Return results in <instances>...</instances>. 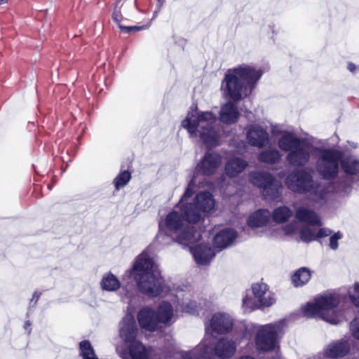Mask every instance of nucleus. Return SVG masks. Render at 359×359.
Wrapping results in <instances>:
<instances>
[{
	"instance_id": "obj_1",
	"label": "nucleus",
	"mask_w": 359,
	"mask_h": 359,
	"mask_svg": "<svg viewBox=\"0 0 359 359\" xmlns=\"http://www.w3.org/2000/svg\"><path fill=\"white\" fill-rule=\"evenodd\" d=\"M126 277H132L138 290L148 297H163L171 292L175 297V310L168 302H161L155 312L159 323L166 325L172 324L177 320L178 309L189 313H195L198 311L199 306L193 299V294L188 287L170 289L151 255L150 248L145 249L135 259L132 267L126 271L123 275V278Z\"/></svg>"
},
{
	"instance_id": "obj_2",
	"label": "nucleus",
	"mask_w": 359,
	"mask_h": 359,
	"mask_svg": "<svg viewBox=\"0 0 359 359\" xmlns=\"http://www.w3.org/2000/svg\"><path fill=\"white\" fill-rule=\"evenodd\" d=\"M189 191L184 193L178 203L158 223V231L155 243L162 247L174 242L181 245L194 243L201 238V231L196 227L200 222V215L190 205H184Z\"/></svg>"
},
{
	"instance_id": "obj_3",
	"label": "nucleus",
	"mask_w": 359,
	"mask_h": 359,
	"mask_svg": "<svg viewBox=\"0 0 359 359\" xmlns=\"http://www.w3.org/2000/svg\"><path fill=\"white\" fill-rule=\"evenodd\" d=\"M181 126L187 130L190 137H198L208 148L217 147L220 143L222 130L217 116L210 111H201L196 106H192Z\"/></svg>"
},
{
	"instance_id": "obj_4",
	"label": "nucleus",
	"mask_w": 359,
	"mask_h": 359,
	"mask_svg": "<svg viewBox=\"0 0 359 359\" xmlns=\"http://www.w3.org/2000/svg\"><path fill=\"white\" fill-rule=\"evenodd\" d=\"M263 75V71L255 65L243 63L229 69L222 81L223 95L233 101L247 97Z\"/></svg>"
},
{
	"instance_id": "obj_5",
	"label": "nucleus",
	"mask_w": 359,
	"mask_h": 359,
	"mask_svg": "<svg viewBox=\"0 0 359 359\" xmlns=\"http://www.w3.org/2000/svg\"><path fill=\"white\" fill-rule=\"evenodd\" d=\"M339 163L347 175L359 174V161L355 156L343 158L342 153L334 148L318 150L316 169L324 179L330 180L335 177L339 172Z\"/></svg>"
},
{
	"instance_id": "obj_6",
	"label": "nucleus",
	"mask_w": 359,
	"mask_h": 359,
	"mask_svg": "<svg viewBox=\"0 0 359 359\" xmlns=\"http://www.w3.org/2000/svg\"><path fill=\"white\" fill-rule=\"evenodd\" d=\"M287 327V320L280 319L266 325L243 322L241 330L243 337L248 339H250L252 332H255V342L258 350L271 351L278 346L280 339L285 334Z\"/></svg>"
},
{
	"instance_id": "obj_7",
	"label": "nucleus",
	"mask_w": 359,
	"mask_h": 359,
	"mask_svg": "<svg viewBox=\"0 0 359 359\" xmlns=\"http://www.w3.org/2000/svg\"><path fill=\"white\" fill-rule=\"evenodd\" d=\"M236 351V343L229 337H222L215 343L212 336L207 334L203 340L191 351H176L174 359H212L214 356L219 358H229Z\"/></svg>"
},
{
	"instance_id": "obj_8",
	"label": "nucleus",
	"mask_w": 359,
	"mask_h": 359,
	"mask_svg": "<svg viewBox=\"0 0 359 359\" xmlns=\"http://www.w3.org/2000/svg\"><path fill=\"white\" fill-rule=\"evenodd\" d=\"M339 302L337 294L326 292L316 296L313 301L302 306V311L307 318H319L330 324L337 325L345 320L344 312L337 309Z\"/></svg>"
},
{
	"instance_id": "obj_9",
	"label": "nucleus",
	"mask_w": 359,
	"mask_h": 359,
	"mask_svg": "<svg viewBox=\"0 0 359 359\" xmlns=\"http://www.w3.org/2000/svg\"><path fill=\"white\" fill-rule=\"evenodd\" d=\"M137 327L133 316L127 313L123 318L120 327V337L128 344V349L118 346L116 351L122 359H148L151 349L147 348L142 342L136 340Z\"/></svg>"
},
{
	"instance_id": "obj_10",
	"label": "nucleus",
	"mask_w": 359,
	"mask_h": 359,
	"mask_svg": "<svg viewBox=\"0 0 359 359\" xmlns=\"http://www.w3.org/2000/svg\"><path fill=\"white\" fill-rule=\"evenodd\" d=\"M285 184L294 192L308 193L313 201L322 205L325 203L327 191L321 185L316 184L312 176L304 171L297 170L290 173L285 180Z\"/></svg>"
},
{
	"instance_id": "obj_11",
	"label": "nucleus",
	"mask_w": 359,
	"mask_h": 359,
	"mask_svg": "<svg viewBox=\"0 0 359 359\" xmlns=\"http://www.w3.org/2000/svg\"><path fill=\"white\" fill-rule=\"evenodd\" d=\"M198 184H199L200 183L199 181L197 180V177L193 176L184 192L187 193L189 191V196L184 200V204L190 205L193 210L198 212L201 222L203 217L204 213L210 212L214 209L215 203L212 195L208 191H201L192 198V196L194 193V187Z\"/></svg>"
},
{
	"instance_id": "obj_12",
	"label": "nucleus",
	"mask_w": 359,
	"mask_h": 359,
	"mask_svg": "<svg viewBox=\"0 0 359 359\" xmlns=\"http://www.w3.org/2000/svg\"><path fill=\"white\" fill-rule=\"evenodd\" d=\"M248 179L253 185L262 190L265 197L271 200H276L280 197L283 187L269 172L253 171L249 173Z\"/></svg>"
},
{
	"instance_id": "obj_13",
	"label": "nucleus",
	"mask_w": 359,
	"mask_h": 359,
	"mask_svg": "<svg viewBox=\"0 0 359 359\" xmlns=\"http://www.w3.org/2000/svg\"><path fill=\"white\" fill-rule=\"evenodd\" d=\"M203 234L204 233L201 232V238L194 243L184 245L189 247L196 262L199 265L209 264L217 251L215 247L211 248L209 243L205 241Z\"/></svg>"
},
{
	"instance_id": "obj_14",
	"label": "nucleus",
	"mask_w": 359,
	"mask_h": 359,
	"mask_svg": "<svg viewBox=\"0 0 359 359\" xmlns=\"http://www.w3.org/2000/svg\"><path fill=\"white\" fill-rule=\"evenodd\" d=\"M233 326V319L227 313L217 312L214 313L208 325L205 327V335L212 336V332L225 334L231 331Z\"/></svg>"
},
{
	"instance_id": "obj_15",
	"label": "nucleus",
	"mask_w": 359,
	"mask_h": 359,
	"mask_svg": "<svg viewBox=\"0 0 359 359\" xmlns=\"http://www.w3.org/2000/svg\"><path fill=\"white\" fill-rule=\"evenodd\" d=\"M320 149L315 148L311 144L304 140L293 151L287 153L286 160L292 166L302 167L309 161L312 152L316 151L318 156V150Z\"/></svg>"
},
{
	"instance_id": "obj_16",
	"label": "nucleus",
	"mask_w": 359,
	"mask_h": 359,
	"mask_svg": "<svg viewBox=\"0 0 359 359\" xmlns=\"http://www.w3.org/2000/svg\"><path fill=\"white\" fill-rule=\"evenodd\" d=\"M221 164L222 156L219 154L215 152L208 151L198 163L194 176H196L197 180L201 183L200 175L210 176L215 173Z\"/></svg>"
},
{
	"instance_id": "obj_17",
	"label": "nucleus",
	"mask_w": 359,
	"mask_h": 359,
	"mask_svg": "<svg viewBox=\"0 0 359 359\" xmlns=\"http://www.w3.org/2000/svg\"><path fill=\"white\" fill-rule=\"evenodd\" d=\"M350 350L349 340L344 337L332 341L325 345L323 351L318 353V358L338 359L348 355Z\"/></svg>"
},
{
	"instance_id": "obj_18",
	"label": "nucleus",
	"mask_w": 359,
	"mask_h": 359,
	"mask_svg": "<svg viewBox=\"0 0 359 359\" xmlns=\"http://www.w3.org/2000/svg\"><path fill=\"white\" fill-rule=\"evenodd\" d=\"M246 138L251 146L262 148L269 142V134L267 126L261 124H252L248 127Z\"/></svg>"
},
{
	"instance_id": "obj_19",
	"label": "nucleus",
	"mask_w": 359,
	"mask_h": 359,
	"mask_svg": "<svg viewBox=\"0 0 359 359\" xmlns=\"http://www.w3.org/2000/svg\"><path fill=\"white\" fill-rule=\"evenodd\" d=\"M252 294L263 307H269L276 302L274 294L269 291V287L264 283H256L251 287Z\"/></svg>"
},
{
	"instance_id": "obj_20",
	"label": "nucleus",
	"mask_w": 359,
	"mask_h": 359,
	"mask_svg": "<svg viewBox=\"0 0 359 359\" xmlns=\"http://www.w3.org/2000/svg\"><path fill=\"white\" fill-rule=\"evenodd\" d=\"M140 326L148 331H154L159 327L155 311L149 307L141 309L137 313Z\"/></svg>"
},
{
	"instance_id": "obj_21",
	"label": "nucleus",
	"mask_w": 359,
	"mask_h": 359,
	"mask_svg": "<svg viewBox=\"0 0 359 359\" xmlns=\"http://www.w3.org/2000/svg\"><path fill=\"white\" fill-rule=\"evenodd\" d=\"M271 213L266 209H259L252 213L248 218V225L252 230L266 229L270 223Z\"/></svg>"
},
{
	"instance_id": "obj_22",
	"label": "nucleus",
	"mask_w": 359,
	"mask_h": 359,
	"mask_svg": "<svg viewBox=\"0 0 359 359\" xmlns=\"http://www.w3.org/2000/svg\"><path fill=\"white\" fill-rule=\"evenodd\" d=\"M237 238V233L232 229H224L219 231L213 238L215 248L220 251L231 245Z\"/></svg>"
},
{
	"instance_id": "obj_23",
	"label": "nucleus",
	"mask_w": 359,
	"mask_h": 359,
	"mask_svg": "<svg viewBox=\"0 0 359 359\" xmlns=\"http://www.w3.org/2000/svg\"><path fill=\"white\" fill-rule=\"evenodd\" d=\"M296 218L310 226H322V220L320 216L313 210L306 207H299L295 211Z\"/></svg>"
},
{
	"instance_id": "obj_24",
	"label": "nucleus",
	"mask_w": 359,
	"mask_h": 359,
	"mask_svg": "<svg viewBox=\"0 0 359 359\" xmlns=\"http://www.w3.org/2000/svg\"><path fill=\"white\" fill-rule=\"evenodd\" d=\"M304 141V140L298 137L294 133L286 132L282 134L279 138L278 146L280 150L289 153L290 151H293L297 148Z\"/></svg>"
},
{
	"instance_id": "obj_25",
	"label": "nucleus",
	"mask_w": 359,
	"mask_h": 359,
	"mask_svg": "<svg viewBox=\"0 0 359 359\" xmlns=\"http://www.w3.org/2000/svg\"><path fill=\"white\" fill-rule=\"evenodd\" d=\"M239 112L237 107L231 102H228L221 107L219 119L224 123L232 124L237 121Z\"/></svg>"
},
{
	"instance_id": "obj_26",
	"label": "nucleus",
	"mask_w": 359,
	"mask_h": 359,
	"mask_svg": "<svg viewBox=\"0 0 359 359\" xmlns=\"http://www.w3.org/2000/svg\"><path fill=\"white\" fill-rule=\"evenodd\" d=\"M248 165V162L241 158H231L225 165V173L230 177H235L243 172Z\"/></svg>"
},
{
	"instance_id": "obj_27",
	"label": "nucleus",
	"mask_w": 359,
	"mask_h": 359,
	"mask_svg": "<svg viewBox=\"0 0 359 359\" xmlns=\"http://www.w3.org/2000/svg\"><path fill=\"white\" fill-rule=\"evenodd\" d=\"M100 285L104 291L115 292L121 287V283L116 276L108 272L102 276Z\"/></svg>"
},
{
	"instance_id": "obj_28",
	"label": "nucleus",
	"mask_w": 359,
	"mask_h": 359,
	"mask_svg": "<svg viewBox=\"0 0 359 359\" xmlns=\"http://www.w3.org/2000/svg\"><path fill=\"white\" fill-rule=\"evenodd\" d=\"M282 158L280 152L275 148H269L260 152L257 156L259 161L268 163L275 164L278 163Z\"/></svg>"
},
{
	"instance_id": "obj_29",
	"label": "nucleus",
	"mask_w": 359,
	"mask_h": 359,
	"mask_svg": "<svg viewBox=\"0 0 359 359\" xmlns=\"http://www.w3.org/2000/svg\"><path fill=\"white\" fill-rule=\"evenodd\" d=\"M242 307L245 312H251L254 310L262 308V305L255 299L251 290L247 291L242 299Z\"/></svg>"
},
{
	"instance_id": "obj_30",
	"label": "nucleus",
	"mask_w": 359,
	"mask_h": 359,
	"mask_svg": "<svg viewBox=\"0 0 359 359\" xmlns=\"http://www.w3.org/2000/svg\"><path fill=\"white\" fill-rule=\"evenodd\" d=\"M311 271L306 267L298 269L292 276V282L295 287H301L309 282Z\"/></svg>"
},
{
	"instance_id": "obj_31",
	"label": "nucleus",
	"mask_w": 359,
	"mask_h": 359,
	"mask_svg": "<svg viewBox=\"0 0 359 359\" xmlns=\"http://www.w3.org/2000/svg\"><path fill=\"white\" fill-rule=\"evenodd\" d=\"M292 215V211L287 206H280L274 209L271 218L276 223H284Z\"/></svg>"
},
{
	"instance_id": "obj_32",
	"label": "nucleus",
	"mask_w": 359,
	"mask_h": 359,
	"mask_svg": "<svg viewBox=\"0 0 359 359\" xmlns=\"http://www.w3.org/2000/svg\"><path fill=\"white\" fill-rule=\"evenodd\" d=\"M318 226H305L299 231L300 238L302 241L309 243L316 239Z\"/></svg>"
},
{
	"instance_id": "obj_33",
	"label": "nucleus",
	"mask_w": 359,
	"mask_h": 359,
	"mask_svg": "<svg viewBox=\"0 0 359 359\" xmlns=\"http://www.w3.org/2000/svg\"><path fill=\"white\" fill-rule=\"evenodd\" d=\"M80 355L83 359H99L89 341H82L79 344Z\"/></svg>"
},
{
	"instance_id": "obj_34",
	"label": "nucleus",
	"mask_w": 359,
	"mask_h": 359,
	"mask_svg": "<svg viewBox=\"0 0 359 359\" xmlns=\"http://www.w3.org/2000/svg\"><path fill=\"white\" fill-rule=\"evenodd\" d=\"M131 178L130 173L124 170L121 172L114 180V184L116 190L126 186Z\"/></svg>"
},
{
	"instance_id": "obj_35",
	"label": "nucleus",
	"mask_w": 359,
	"mask_h": 359,
	"mask_svg": "<svg viewBox=\"0 0 359 359\" xmlns=\"http://www.w3.org/2000/svg\"><path fill=\"white\" fill-rule=\"evenodd\" d=\"M348 294L351 302L359 307V283H355L348 288Z\"/></svg>"
},
{
	"instance_id": "obj_36",
	"label": "nucleus",
	"mask_w": 359,
	"mask_h": 359,
	"mask_svg": "<svg viewBox=\"0 0 359 359\" xmlns=\"http://www.w3.org/2000/svg\"><path fill=\"white\" fill-rule=\"evenodd\" d=\"M135 290L134 288H129L128 286H124L121 292V298L123 302L130 303L135 297Z\"/></svg>"
},
{
	"instance_id": "obj_37",
	"label": "nucleus",
	"mask_w": 359,
	"mask_h": 359,
	"mask_svg": "<svg viewBox=\"0 0 359 359\" xmlns=\"http://www.w3.org/2000/svg\"><path fill=\"white\" fill-rule=\"evenodd\" d=\"M349 330L351 336L359 341V318H355L350 323Z\"/></svg>"
},
{
	"instance_id": "obj_38",
	"label": "nucleus",
	"mask_w": 359,
	"mask_h": 359,
	"mask_svg": "<svg viewBox=\"0 0 359 359\" xmlns=\"http://www.w3.org/2000/svg\"><path fill=\"white\" fill-rule=\"evenodd\" d=\"M343 233L340 231H337L332 235L330 238V247L332 250H336L338 248V241L342 238Z\"/></svg>"
},
{
	"instance_id": "obj_39",
	"label": "nucleus",
	"mask_w": 359,
	"mask_h": 359,
	"mask_svg": "<svg viewBox=\"0 0 359 359\" xmlns=\"http://www.w3.org/2000/svg\"><path fill=\"white\" fill-rule=\"evenodd\" d=\"M298 228V223L297 222H293L287 224L284 226L283 230L287 235H290L294 233Z\"/></svg>"
},
{
	"instance_id": "obj_40",
	"label": "nucleus",
	"mask_w": 359,
	"mask_h": 359,
	"mask_svg": "<svg viewBox=\"0 0 359 359\" xmlns=\"http://www.w3.org/2000/svg\"><path fill=\"white\" fill-rule=\"evenodd\" d=\"M119 28L124 33H130V32L141 30L144 28V27H138V26L130 27V26H123V25H119Z\"/></svg>"
},
{
	"instance_id": "obj_41",
	"label": "nucleus",
	"mask_w": 359,
	"mask_h": 359,
	"mask_svg": "<svg viewBox=\"0 0 359 359\" xmlns=\"http://www.w3.org/2000/svg\"><path fill=\"white\" fill-rule=\"evenodd\" d=\"M332 233V230L328 228H320L319 229H317V238H322L327 237Z\"/></svg>"
},
{
	"instance_id": "obj_42",
	"label": "nucleus",
	"mask_w": 359,
	"mask_h": 359,
	"mask_svg": "<svg viewBox=\"0 0 359 359\" xmlns=\"http://www.w3.org/2000/svg\"><path fill=\"white\" fill-rule=\"evenodd\" d=\"M113 20L117 22L120 23L122 20V15L118 11H114L112 15Z\"/></svg>"
},
{
	"instance_id": "obj_43",
	"label": "nucleus",
	"mask_w": 359,
	"mask_h": 359,
	"mask_svg": "<svg viewBox=\"0 0 359 359\" xmlns=\"http://www.w3.org/2000/svg\"><path fill=\"white\" fill-rule=\"evenodd\" d=\"M30 326H31V323L29 320L26 321L24 324V328L25 330L28 331V333L30 332Z\"/></svg>"
},
{
	"instance_id": "obj_44",
	"label": "nucleus",
	"mask_w": 359,
	"mask_h": 359,
	"mask_svg": "<svg viewBox=\"0 0 359 359\" xmlns=\"http://www.w3.org/2000/svg\"><path fill=\"white\" fill-rule=\"evenodd\" d=\"M351 188H350V184H345V185H341V190L346 193H348L349 191H350Z\"/></svg>"
},
{
	"instance_id": "obj_45",
	"label": "nucleus",
	"mask_w": 359,
	"mask_h": 359,
	"mask_svg": "<svg viewBox=\"0 0 359 359\" xmlns=\"http://www.w3.org/2000/svg\"><path fill=\"white\" fill-rule=\"evenodd\" d=\"M355 69H356V67H355V65L354 64H353V63H349V64L348 65V69L350 72H354V71H355Z\"/></svg>"
},
{
	"instance_id": "obj_46",
	"label": "nucleus",
	"mask_w": 359,
	"mask_h": 359,
	"mask_svg": "<svg viewBox=\"0 0 359 359\" xmlns=\"http://www.w3.org/2000/svg\"><path fill=\"white\" fill-rule=\"evenodd\" d=\"M238 359H256L255 358L250 355H243Z\"/></svg>"
},
{
	"instance_id": "obj_47",
	"label": "nucleus",
	"mask_w": 359,
	"mask_h": 359,
	"mask_svg": "<svg viewBox=\"0 0 359 359\" xmlns=\"http://www.w3.org/2000/svg\"><path fill=\"white\" fill-rule=\"evenodd\" d=\"M8 1V0H0V5L6 4Z\"/></svg>"
},
{
	"instance_id": "obj_48",
	"label": "nucleus",
	"mask_w": 359,
	"mask_h": 359,
	"mask_svg": "<svg viewBox=\"0 0 359 359\" xmlns=\"http://www.w3.org/2000/svg\"><path fill=\"white\" fill-rule=\"evenodd\" d=\"M157 14H158V11H155L154 13V16H153V19L155 18L156 16H157Z\"/></svg>"
},
{
	"instance_id": "obj_49",
	"label": "nucleus",
	"mask_w": 359,
	"mask_h": 359,
	"mask_svg": "<svg viewBox=\"0 0 359 359\" xmlns=\"http://www.w3.org/2000/svg\"><path fill=\"white\" fill-rule=\"evenodd\" d=\"M157 1H158L159 2V4H160L159 7H161V6H162V4H163V2L161 1V0H157Z\"/></svg>"
}]
</instances>
